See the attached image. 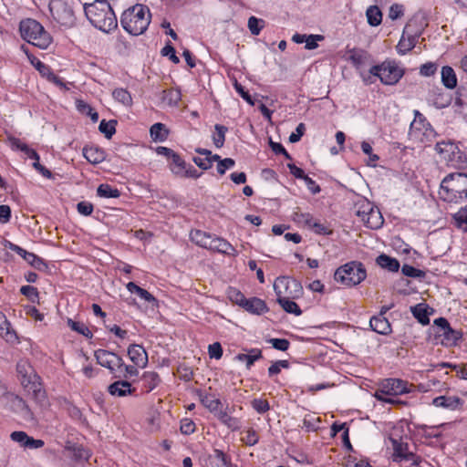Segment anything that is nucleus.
I'll return each instance as SVG.
<instances>
[{
  "label": "nucleus",
  "mask_w": 467,
  "mask_h": 467,
  "mask_svg": "<svg viewBox=\"0 0 467 467\" xmlns=\"http://www.w3.org/2000/svg\"><path fill=\"white\" fill-rule=\"evenodd\" d=\"M84 11L88 21L102 32L109 33L118 26L116 15L108 1L84 4Z\"/></svg>",
  "instance_id": "nucleus-1"
},
{
  "label": "nucleus",
  "mask_w": 467,
  "mask_h": 467,
  "mask_svg": "<svg viewBox=\"0 0 467 467\" xmlns=\"http://www.w3.org/2000/svg\"><path fill=\"white\" fill-rule=\"evenodd\" d=\"M440 198L447 202H459L467 198V174L450 173L441 182Z\"/></svg>",
  "instance_id": "nucleus-2"
},
{
  "label": "nucleus",
  "mask_w": 467,
  "mask_h": 467,
  "mask_svg": "<svg viewBox=\"0 0 467 467\" xmlns=\"http://www.w3.org/2000/svg\"><path fill=\"white\" fill-rule=\"evenodd\" d=\"M150 9L143 5H135L125 10L120 17L122 27L132 36L144 33L150 23Z\"/></svg>",
  "instance_id": "nucleus-3"
},
{
  "label": "nucleus",
  "mask_w": 467,
  "mask_h": 467,
  "mask_svg": "<svg viewBox=\"0 0 467 467\" xmlns=\"http://www.w3.org/2000/svg\"><path fill=\"white\" fill-rule=\"evenodd\" d=\"M22 38L39 48L46 49L52 42V37L43 26L35 19L26 18L19 25Z\"/></svg>",
  "instance_id": "nucleus-4"
},
{
  "label": "nucleus",
  "mask_w": 467,
  "mask_h": 467,
  "mask_svg": "<svg viewBox=\"0 0 467 467\" xmlns=\"http://www.w3.org/2000/svg\"><path fill=\"white\" fill-rule=\"evenodd\" d=\"M367 276L363 265L357 261H351L338 267L334 275L337 282L346 285L354 286L360 284Z\"/></svg>",
  "instance_id": "nucleus-5"
},
{
  "label": "nucleus",
  "mask_w": 467,
  "mask_h": 467,
  "mask_svg": "<svg viewBox=\"0 0 467 467\" xmlns=\"http://www.w3.org/2000/svg\"><path fill=\"white\" fill-rule=\"evenodd\" d=\"M412 384L400 379H386L381 382L380 389L376 392L375 397L379 400H382L390 404L402 403L399 399L384 398L383 395L398 396L411 391Z\"/></svg>",
  "instance_id": "nucleus-6"
},
{
  "label": "nucleus",
  "mask_w": 467,
  "mask_h": 467,
  "mask_svg": "<svg viewBox=\"0 0 467 467\" xmlns=\"http://www.w3.org/2000/svg\"><path fill=\"white\" fill-rule=\"evenodd\" d=\"M435 150L440 155L441 161H444L448 166L461 169L467 162L466 155L451 141L438 142Z\"/></svg>",
  "instance_id": "nucleus-7"
},
{
  "label": "nucleus",
  "mask_w": 467,
  "mask_h": 467,
  "mask_svg": "<svg viewBox=\"0 0 467 467\" xmlns=\"http://www.w3.org/2000/svg\"><path fill=\"white\" fill-rule=\"evenodd\" d=\"M49 9L53 18L62 26L69 28L75 25L74 10L67 1L51 0Z\"/></svg>",
  "instance_id": "nucleus-8"
},
{
  "label": "nucleus",
  "mask_w": 467,
  "mask_h": 467,
  "mask_svg": "<svg viewBox=\"0 0 467 467\" xmlns=\"http://www.w3.org/2000/svg\"><path fill=\"white\" fill-rule=\"evenodd\" d=\"M369 73L378 77L385 85H394L402 77V70L391 62H383L379 66H373Z\"/></svg>",
  "instance_id": "nucleus-9"
},
{
  "label": "nucleus",
  "mask_w": 467,
  "mask_h": 467,
  "mask_svg": "<svg viewBox=\"0 0 467 467\" xmlns=\"http://www.w3.org/2000/svg\"><path fill=\"white\" fill-rule=\"evenodd\" d=\"M290 284V281L285 277H278L274 284V290L277 296V302L282 306V308L289 313L294 314L296 316H300L302 314V311L298 305L290 300L286 296H283V290L282 288H287Z\"/></svg>",
  "instance_id": "nucleus-10"
},
{
  "label": "nucleus",
  "mask_w": 467,
  "mask_h": 467,
  "mask_svg": "<svg viewBox=\"0 0 467 467\" xmlns=\"http://www.w3.org/2000/svg\"><path fill=\"white\" fill-rule=\"evenodd\" d=\"M434 324L437 328V336L442 337L441 343L446 347L455 346L462 337V332L452 329L444 317L435 319Z\"/></svg>",
  "instance_id": "nucleus-11"
},
{
  "label": "nucleus",
  "mask_w": 467,
  "mask_h": 467,
  "mask_svg": "<svg viewBox=\"0 0 467 467\" xmlns=\"http://www.w3.org/2000/svg\"><path fill=\"white\" fill-rule=\"evenodd\" d=\"M95 357L97 362L100 366L109 368L111 373L121 370L124 366V361L119 356L105 349L96 350Z\"/></svg>",
  "instance_id": "nucleus-12"
},
{
  "label": "nucleus",
  "mask_w": 467,
  "mask_h": 467,
  "mask_svg": "<svg viewBox=\"0 0 467 467\" xmlns=\"http://www.w3.org/2000/svg\"><path fill=\"white\" fill-rule=\"evenodd\" d=\"M393 445V461L401 462H411V465H418L420 459L413 452L409 451L408 443L399 441L391 439Z\"/></svg>",
  "instance_id": "nucleus-13"
},
{
  "label": "nucleus",
  "mask_w": 467,
  "mask_h": 467,
  "mask_svg": "<svg viewBox=\"0 0 467 467\" xmlns=\"http://www.w3.org/2000/svg\"><path fill=\"white\" fill-rule=\"evenodd\" d=\"M410 24H407L405 26L402 36L397 46V49L400 54H405L406 52L411 50L416 45L419 34H412L410 31Z\"/></svg>",
  "instance_id": "nucleus-14"
},
{
  "label": "nucleus",
  "mask_w": 467,
  "mask_h": 467,
  "mask_svg": "<svg viewBox=\"0 0 467 467\" xmlns=\"http://www.w3.org/2000/svg\"><path fill=\"white\" fill-rule=\"evenodd\" d=\"M128 355L135 366L144 368L148 364V354L140 345L132 344L128 348Z\"/></svg>",
  "instance_id": "nucleus-15"
},
{
  "label": "nucleus",
  "mask_w": 467,
  "mask_h": 467,
  "mask_svg": "<svg viewBox=\"0 0 467 467\" xmlns=\"http://www.w3.org/2000/svg\"><path fill=\"white\" fill-rule=\"evenodd\" d=\"M208 249L227 255H236V250L229 242L215 235L213 236V243Z\"/></svg>",
  "instance_id": "nucleus-16"
},
{
  "label": "nucleus",
  "mask_w": 467,
  "mask_h": 467,
  "mask_svg": "<svg viewBox=\"0 0 467 467\" xmlns=\"http://www.w3.org/2000/svg\"><path fill=\"white\" fill-rule=\"evenodd\" d=\"M432 404L438 408L454 410L462 404V400L456 396H439L433 399Z\"/></svg>",
  "instance_id": "nucleus-17"
},
{
  "label": "nucleus",
  "mask_w": 467,
  "mask_h": 467,
  "mask_svg": "<svg viewBox=\"0 0 467 467\" xmlns=\"http://www.w3.org/2000/svg\"><path fill=\"white\" fill-rule=\"evenodd\" d=\"M108 391L112 396L125 397L131 395L135 389H132L130 383L126 380H118L108 387Z\"/></svg>",
  "instance_id": "nucleus-18"
},
{
  "label": "nucleus",
  "mask_w": 467,
  "mask_h": 467,
  "mask_svg": "<svg viewBox=\"0 0 467 467\" xmlns=\"http://www.w3.org/2000/svg\"><path fill=\"white\" fill-rule=\"evenodd\" d=\"M371 329L381 335H388L391 332V326L389 320L382 316H374L370 318Z\"/></svg>",
  "instance_id": "nucleus-19"
},
{
  "label": "nucleus",
  "mask_w": 467,
  "mask_h": 467,
  "mask_svg": "<svg viewBox=\"0 0 467 467\" xmlns=\"http://www.w3.org/2000/svg\"><path fill=\"white\" fill-rule=\"evenodd\" d=\"M207 461L210 467H234L227 455L216 449L208 456Z\"/></svg>",
  "instance_id": "nucleus-20"
},
{
  "label": "nucleus",
  "mask_w": 467,
  "mask_h": 467,
  "mask_svg": "<svg viewBox=\"0 0 467 467\" xmlns=\"http://www.w3.org/2000/svg\"><path fill=\"white\" fill-rule=\"evenodd\" d=\"M243 307L246 311L256 315H261L268 310L265 301L257 297L246 298V300L244 301Z\"/></svg>",
  "instance_id": "nucleus-21"
},
{
  "label": "nucleus",
  "mask_w": 467,
  "mask_h": 467,
  "mask_svg": "<svg viewBox=\"0 0 467 467\" xmlns=\"http://www.w3.org/2000/svg\"><path fill=\"white\" fill-rule=\"evenodd\" d=\"M83 156L92 164H99L105 160V151L98 147H84Z\"/></svg>",
  "instance_id": "nucleus-22"
},
{
  "label": "nucleus",
  "mask_w": 467,
  "mask_h": 467,
  "mask_svg": "<svg viewBox=\"0 0 467 467\" xmlns=\"http://www.w3.org/2000/svg\"><path fill=\"white\" fill-rule=\"evenodd\" d=\"M190 236L191 240L197 245L208 249L209 247H211V244L213 243V234H211L201 230H194L191 232Z\"/></svg>",
  "instance_id": "nucleus-23"
},
{
  "label": "nucleus",
  "mask_w": 467,
  "mask_h": 467,
  "mask_svg": "<svg viewBox=\"0 0 467 467\" xmlns=\"http://www.w3.org/2000/svg\"><path fill=\"white\" fill-rule=\"evenodd\" d=\"M181 91L175 88L163 90L161 95V103L168 107H175L181 100Z\"/></svg>",
  "instance_id": "nucleus-24"
},
{
  "label": "nucleus",
  "mask_w": 467,
  "mask_h": 467,
  "mask_svg": "<svg viewBox=\"0 0 467 467\" xmlns=\"http://www.w3.org/2000/svg\"><path fill=\"white\" fill-rule=\"evenodd\" d=\"M441 75V82L447 88L452 89L457 86V77L451 67H442Z\"/></svg>",
  "instance_id": "nucleus-25"
},
{
  "label": "nucleus",
  "mask_w": 467,
  "mask_h": 467,
  "mask_svg": "<svg viewBox=\"0 0 467 467\" xmlns=\"http://www.w3.org/2000/svg\"><path fill=\"white\" fill-rule=\"evenodd\" d=\"M367 227L370 229H379L383 224V217L379 210L371 209L367 214V217L363 219Z\"/></svg>",
  "instance_id": "nucleus-26"
},
{
  "label": "nucleus",
  "mask_w": 467,
  "mask_h": 467,
  "mask_svg": "<svg viewBox=\"0 0 467 467\" xmlns=\"http://www.w3.org/2000/svg\"><path fill=\"white\" fill-rule=\"evenodd\" d=\"M200 399L202 404L213 414L217 413V411L223 406V403L219 399H215L210 394L201 395Z\"/></svg>",
  "instance_id": "nucleus-27"
},
{
  "label": "nucleus",
  "mask_w": 467,
  "mask_h": 467,
  "mask_svg": "<svg viewBox=\"0 0 467 467\" xmlns=\"http://www.w3.org/2000/svg\"><path fill=\"white\" fill-rule=\"evenodd\" d=\"M376 261L379 266L391 272H397L400 268V263L397 259L384 254L379 255Z\"/></svg>",
  "instance_id": "nucleus-28"
},
{
  "label": "nucleus",
  "mask_w": 467,
  "mask_h": 467,
  "mask_svg": "<svg viewBox=\"0 0 467 467\" xmlns=\"http://www.w3.org/2000/svg\"><path fill=\"white\" fill-rule=\"evenodd\" d=\"M65 451L77 461L88 460L89 458L88 451H87L83 447L77 446L69 442L66 445Z\"/></svg>",
  "instance_id": "nucleus-29"
},
{
  "label": "nucleus",
  "mask_w": 467,
  "mask_h": 467,
  "mask_svg": "<svg viewBox=\"0 0 467 467\" xmlns=\"http://www.w3.org/2000/svg\"><path fill=\"white\" fill-rule=\"evenodd\" d=\"M141 380L147 392L153 390L160 383L159 375L153 371H147L143 374Z\"/></svg>",
  "instance_id": "nucleus-30"
},
{
  "label": "nucleus",
  "mask_w": 467,
  "mask_h": 467,
  "mask_svg": "<svg viewBox=\"0 0 467 467\" xmlns=\"http://www.w3.org/2000/svg\"><path fill=\"white\" fill-rule=\"evenodd\" d=\"M113 99L126 108L132 106V98L130 92L124 88H115L112 92Z\"/></svg>",
  "instance_id": "nucleus-31"
},
{
  "label": "nucleus",
  "mask_w": 467,
  "mask_h": 467,
  "mask_svg": "<svg viewBox=\"0 0 467 467\" xmlns=\"http://www.w3.org/2000/svg\"><path fill=\"white\" fill-rule=\"evenodd\" d=\"M262 358V351L258 348H252L248 354H238L235 358L239 361H245L246 368H250L253 364Z\"/></svg>",
  "instance_id": "nucleus-32"
},
{
  "label": "nucleus",
  "mask_w": 467,
  "mask_h": 467,
  "mask_svg": "<svg viewBox=\"0 0 467 467\" xmlns=\"http://www.w3.org/2000/svg\"><path fill=\"white\" fill-rule=\"evenodd\" d=\"M414 317L421 324L428 325L430 323L429 313L427 307L423 304H418L410 307Z\"/></svg>",
  "instance_id": "nucleus-33"
},
{
  "label": "nucleus",
  "mask_w": 467,
  "mask_h": 467,
  "mask_svg": "<svg viewBox=\"0 0 467 467\" xmlns=\"http://www.w3.org/2000/svg\"><path fill=\"white\" fill-rule=\"evenodd\" d=\"M366 16L368 23L371 26H377L381 24L382 13L377 5H370L366 11Z\"/></svg>",
  "instance_id": "nucleus-34"
},
{
  "label": "nucleus",
  "mask_w": 467,
  "mask_h": 467,
  "mask_svg": "<svg viewBox=\"0 0 467 467\" xmlns=\"http://www.w3.org/2000/svg\"><path fill=\"white\" fill-rule=\"evenodd\" d=\"M150 137L154 140H164L168 136V130L165 129L164 124L162 123H155L150 127Z\"/></svg>",
  "instance_id": "nucleus-35"
},
{
  "label": "nucleus",
  "mask_w": 467,
  "mask_h": 467,
  "mask_svg": "<svg viewBox=\"0 0 467 467\" xmlns=\"http://www.w3.org/2000/svg\"><path fill=\"white\" fill-rule=\"evenodd\" d=\"M185 161L176 153L171 158V170L173 174L178 177H182V174L185 173L186 169Z\"/></svg>",
  "instance_id": "nucleus-36"
},
{
  "label": "nucleus",
  "mask_w": 467,
  "mask_h": 467,
  "mask_svg": "<svg viewBox=\"0 0 467 467\" xmlns=\"http://www.w3.org/2000/svg\"><path fill=\"white\" fill-rule=\"evenodd\" d=\"M368 57L367 52L363 50H351L349 51L348 59L356 67H359L365 64Z\"/></svg>",
  "instance_id": "nucleus-37"
},
{
  "label": "nucleus",
  "mask_w": 467,
  "mask_h": 467,
  "mask_svg": "<svg viewBox=\"0 0 467 467\" xmlns=\"http://www.w3.org/2000/svg\"><path fill=\"white\" fill-rule=\"evenodd\" d=\"M97 193L99 197L104 198H118L120 195L118 189L113 188L109 184H100L98 187Z\"/></svg>",
  "instance_id": "nucleus-38"
},
{
  "label": "nucleus",
  "mask_w": 467,
  "mask_h": 467,
  "mask_svg": "<svg viewBox=\"0 0 467 467\" xmlns=\"http://www.w3.org/2000/svg\"><path fill=\"white\" fill-rule=\"evenodd\" d=\"M116 125L117 121L114 119H111L109 121L102 119L99 123V130L101 133L105 135L107 139H110L116 132Z\"/></svg>",
  "instance_id": "nucleus-39"
},
{
  "label": "nucleus",
  "mask_w": 467,
  "mask_h": 467,
  "mask_svg": "<svg viewBox=\"0 0 467 467\" xmlns=\"http://www.w3.org/2000/svg\"><path fill=\"white\" fill-rule=\"evenodd\" d=\"M6 247L8 249H10L11 251L19 254L21 257H23L29 265H31L32 261H34L36 259V255L35 254L27 252L25 249H23L22 247L11 243V242H8V244L6 245Z\"/></svg>",
  "instance_id": "nucleus-40"
},
{
  "label": "nucleus",
  "mask_w": 467,
  "mask_h": 467,
  "mask_svg": "<svg viewBox=\"0 0 467 467\" xmlns=\"http://www.w3.org/2000/svg\"><path fill=\"white\" fill-rule=\"evenodd\" d=\"M67 326L73 331H76V332L85 336L88 338H91L93 336L91 331L88 329V327L81 322H77V321H74L69 318V319H67Z\"/></svg>",
  "instance_id": "nucleus-41"
},
{
  "label": "nucleus",
  "mask_w": 467,
  "mask_h": 467,
  "mask_svg": "<svg viewBox=\"0 0 467 467\" xmlns=\"http://www.w3.org/2000/svg\"><path fill=\"white\" fill-rule=\"evenodd\" d=\"M214 129L216 133L213 137V143L217 148H222L224 144L225 133L227 132L228 129L225 126L220 124H216Z\"/></svg>",
  "instance_id": "nucleus-42"
},
{
  "label": "nucleus",
  "mask_w": 467,
  "mask_h": 467,
  "mask_svg": "<svg viewBox=\"0 0 467 467\" xmlns=\"http://www.w3.org/2000/svg\"><path fill=\"white\" fill-rule=\"evenodd\" d=\"M9 326L5 317L0 314V336L5 337L6 341H12L16 337L15 332L9 330Z\"/></svg>",
  "instance_id": "nucleus-43"
},
{
  "label": "nucleus",
  "mask_w": 467,
  "mask_h": 467,
  "mask_svg": "<svg viewBox=\"0 0 467 467\" xmlns=\"http://www.w3.org/2000/svg\"><path fill=\"white\" fill-rule=\"evenodd\" d=\"M5 399L10 403L11 409L16 413L26 405V402L20 397L11 393L5 394Z\"/></svg>",
  "instance_id": "nucleus-44"
},
{
  "label": "nucleus",
  "mask_w": 467,
  "mask_h": 467,
  "mask_svg": "<svg viewBox=\"0 0 467 467\" xmlns=\"http://www.w3.org/2000/svg\"><path fill=\"white\" fill-rule=\"evenodd\" d=\"M77 108L78 109L88 116L90 117L91 120L93 122H97L99 120V114L96 112L88 104L82 100L77 101Z\"/></svg>",
  "instance_id": "nucleus-45"
},
{
  "label": "nucleus",
  "mask_w": 467,
  "mask_h": 467,
  "mask_svg": "<svg viewBox=\"0 0 467 467\" xmlns=\"http://www.w3.org/2000/svg\"><path fill=\"white\" fill-rule=\"evenodd\" d=\"M454 220L457 227L467 231V205L455 213Z\"/></svg>",
  "instance_id": "nucleus-46"
},
{
  "label": "nucleus",
  "mask_w": 467,
  "mask_h": 467,
  "mask_svg": "<svg viewBox=\"0 0 467 467\" xmlns=\"http://www.w3.org/2000/svg\"><path fill=\"white\" fill-rule=\"evenodd\" d=\"M293 220L296 223L309 228L313 221V217L310 213H304L297 211L293 213Z\"/></svg>",
  "instance_id": "nucleus-47"
},
{
  "label": "nucleus",
  "mask_w": 467,
  "mask_h": 467,
  "mask_svg": "<svg viewBox=\"0 0 467 467\" xmlns=\"http://www.w3.org/2000/svg\"><path fill=\"white\" fill-rule=\"evenodd\" d=\"M265 21L262 19H258L254 16H251L248 20V27L253 35H259L261 29L263 28Z\"/></svg>",
  "instance_id": "nucleus-48"
},
{
  "label": "nucleus",
  "mask_w": 467,
  "mask_h": 467,
  "mask_svg": "<svg viewBox=\"0 0 467 467\" xmlns=\"http://www.w3.org/2000/svg\"><path fill=\"white\" fill-rule=\"evenodd\" d=\"M401 272L404 275L415 278H421L425 275L422 270L417 269L410 265H404L401 268Z\"/></svg>",
  "instance_id": "nucleus-49"
},
{
  "label": "nucleus",
  "mask_w": 467,
  "mask_h": 467,
  "mask_svg": "<svg viewBox=\"0 0 467 467\" xmlns=\"http://www.w3.org/2000/svg\"><path fill=\"white\" fill-rule=\"evenodd\" d=\"M31 62L42 77L47 78V77L51 75V68L45 63L41 62L36 57H34V59L31 60Z\"/></svg>",
  "instance_id": "nucleus-50"
},
{
  "label": "nucleus",
  "mask_w": 467,
  "mask_h": 467,
  "mask_svg": "<svg viewBox=\"0 0 467 467\" xmlns=\"http://www.w3.org/2000/svg\"><path fill=\"white\" fill-rule=\"evenodd\" d=\"M20 292L32 302H36L38 298V291L35 286L24 285L21 287Z\"/></svg>",
  "instance_id": "nucleus-51"
},
{
  "label": "nucleus",
  "mask_w": 467,
  "mask_h": 467,
  "mask_svg": "<svg viewBox=\"0 0 467 467\" xmlns=\"http://www.w3.org/2000/svg\"><path fill=\"white\" fill-rule=\"evenodd\" d=\"M268 342L277 350L285 351L290 346V342L285 338H270Z\"/></svg>",
  "instance_id": "nucleus-52"
},
{
  "label": "nucleus",
  "mask_w": 467,
  "mask_h": 467,
  "mask_svg": "<svg viewBox=\"0 0 467 467\" xmlns=\"http://www.w3.org/2000/svg\"><path fill=\"white\" fill-rule=\"evenodd\" d=\"M324 40V36L322 35H306V40L305 41V47L308 50H312L317 47V42Z\"/></svg>",
  "instance_id": "nucleus-53"
},
{
  "label": "nucleus",
  "mask_w": 467,
  "mask_h": 467,
  "mask_svg": "<svg viewBox=\"0 0 467 467\" xmlns=\"http://www.w3.org/2000/svg\"><path fill=\"white\" fill-rule=\"evenodd\" d=\"M208 353L211 358L220 359L223 356V348L219 342L209 345Z\"/></svg>",
  "instance_id": "nucleus-54"
},
{
  "label": "nucleus",
  "mask_w": 467,
  "mask_h": 467,
  "mask_svg": "<svg viewBox=\"0 0 467 467\" xmlns=\"http://www.w3.org/2000/svg\"><path fill=\"white\" fill-rule=\"evenodd\" d=\"M234 87L236 92L250 105H254V102L251 97V95L244 90V88L235 79L234 82Z\"/></svg>",
  "instance_id": "nucleus-55"
},
{
  "label": "nucleus",
  "mask_w": 467,
  "mask_h": 467,
  "mask_svg": "<svg viewBox=\"0 0 467 467\" xmlns=\"http://www.w3.org/2000/svg\"><path fill=\"white\" fill-rule=\"evenodd\" d=\"M235 161L232 158H225L223 161H220L217 164V171L219 174L223 175L225 171L231 169L234 166Z\"/></svg>",
  "instance_id": "nucleus-56"
},
{
  "label": "nucleus",
  "mask_w": 467,
  "mask_h": 467,
  "mask_svg": "<svg viewBox=\"0 0 467 467\" xmlns=\"http://www.w3.org/2000/svg\"><path fill=\"white\" fill-rule=\"evenodd\" d=\"M252 407L258 412V413H265L269 410V404L268 401L265 400L261 399H255L252 401Z\"/></svg>",
  "instance_id": "nucleus-57"
},
{
  "label": "nucleus",
  "mask_w": 467,
  "mask_h": 467,
  "mask_svg": "<svg viewBox=\"0 0 467 467\" xmlns=\"http://www.w3.org/2000/svg\"><path fill=\"white\" fill-rule=\"evenodd\" d=\"M309 228L314 230V232L317 234L327 235L332 233V231L327 225L318 222H314V220L312 221Z\"/></svg>",
  "instance_id": "nucleus-58"
},
{
  "label": "nucleus",
  "mask_w": 467,
  "mask_h": 467,
  "mask_svg": "<svg viewBox=\"0 0 467 467\" xmlns=\"http://www.w3.org/2000/svg\"><path fill=\"white\" fill-rule=\"evenodd\" d=\"M404 8L403 5L399 4H393L389 7V17L391 20H396L403 16Z\"/></svg>",
  "instance_id": "nucleus-59"
},
{
  "label": "nucleus",
  "mask_w": 467,
  "mask_h": 467,
  "mask_svg": "<svg viewBox=\"0 0 467 467\" xmlns=\"http://www.w3.org/2000/svg\"><path fill=\"white\" fill-rule=\"evenodd\" d=\"M437 71V66L435 63H425L420 68V73L425 77H431Z\"/></svg>",
  "instance_id": "nucleus-60"
},
{
  "label": "nucleus",
  "mask_w": 467,
  "mask_h": 467,
  "mask_svg": "<svg viewBox=\"0 0 467 467\" xmlns=\"http://www.w3.org/2000/svg\"><path fill=\"white\" fill-rule=\"evenodd\" d=\"M161 55L165 57L169 56L170 59L175 64H178L180 62L179 57L175 54V49L171 44H167L161 49Z\"/></svg>",
  "instance_id": "nucleus-61"
},
{
  "label": "nucleus",
  "mask_w": 467,
  "mask_h": 467,
  "mask_svg": "<svg viewBox=\"0 0 467 467\" xmlns=\"http://www.w3.org/2000/svg\"><path fill=\"white\" fill-rule=\"evenodd\" d=\"M306 130V126L304 123H299L296 129V132H293L289 136V141L291 143H296L300 140L301 137L304 135Z\"/></svg>",
  "instance_id": "nucleus-62"
},
{
  "label": "nucleus",
  "mask_w": 467,
  "mask_h": 467,
  "mask_svg": "<svg viewBox=\"0 0 467 467\" xmlns=\"http://www.w3.org/2000/svg\"><path fill=\"white\" fill-rule=\"evenodd\" d=\"M34 400L41 406L45 407L47 404L46 393L40 388L35 389L33 391Z\"/></svg>",
  "instance_id": "nucleus-63"
},
{
  "label": "nucleus",
  "mask_w": 467,
  "mask_h": 467,
  "mask_svg": "<svg viewBox=\"0 0 467 467\" xmlns=\"http://www.w3.org/2000/svg\"><path fill=\"white\" fill-rule=\"evenodd\" d=\"M78 212L85 216L90 215L93 212V205L88 202H80L77 205Z\"/></svg>",
  "instance_id": "nucleus-64"
}]
</instances>
